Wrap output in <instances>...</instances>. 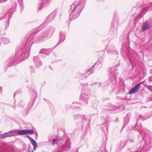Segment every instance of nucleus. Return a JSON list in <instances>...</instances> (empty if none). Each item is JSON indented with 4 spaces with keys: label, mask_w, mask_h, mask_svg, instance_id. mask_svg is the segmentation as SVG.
<instances>
[{
    "label": "nucleus",
    "mask_w": 152,
    "mask_h": 152,
    "mask_svg": "<svg viewBox=\"0 0 152 152\" xmlns=\"http://www.w3.org/2000/svg\"><path fill=\"white\" fill-rule=\"evenodd\" d=\"M35 31L28 37L25 45L17 49L15 54L11 56L4 63V69L6 71L10 67L14 66L28 58L30 55L31 45L34 42L39 43L45 40L41 32Z\"/></svg>",
    "instance_id": "nucleus-1"
},
{
    "label": "nucleus",
    "mask_w": 152,
    "mask_h": 152,
    "mask_svg": "<svg viewBox=\"0 0 152 152\" xmlns=\"http://www.w3.org/2000/svg\"><path fill=\"white\" fill-rule=\"evenodd\" d=\"M137 131L142 137L143 143L142 145L140 142H139L136 146V149L137 151H141V152H147L152 146V138L149 134L150 132L148 130L143 128L140 125L138 126Z\"/></svg>",
    "instance_id": "nucleus-2"
},
{
    "label": "nucleus",
    "mask_w": 152,
    "mask_h": 152,
    "mask_svg": "<svg viewBox=\"0 0 152 152\" xmlns=\"http://www.w3.org/2000/svg\"><path fill=\"white\" fill-rule=\"evenodd\" d=\"M86 2V0H80L76 4L73 3L70 6L69 10L70 19H75L79 16L84 7Z\"/></svg>",
    "instance_id": "nucleus-3"
},
{
    "label": "nucleus",
    "mask_w": 152,
    "mask_h": 152,
    "mask_svg": "<svg viewBox=\"0 0 152 152\" xmlns=\"http://www.w3.org/2000/svg\"><path fill=\"white\" fill-rule=\"evenodd\" d=\"M54 28L52 26H48L41 31L42 35L45 40L50 38L53 34L54 31Z\"/></svg>",
    "instance_id": "nucleus-4"
},
{
    "label": "nucleus",
    "mask_w": 152,
    "mask_h": 152,
    "mask_svg": "<svg viewBox=\"0 0 152 152\" xmlns=\"http://www.w3.org/2000/svg\"><path fill=\"white\" fill-rule=\"evenodd\" d=\"M58 11V9H56L53 12L46 17L44 22L40 25V26H43L53 20L56 16Z\"/></svg>",
    "instance_id": "nucleus-5"
},
{
    "label": "nucleus",
    "mask_w": 152,
    "mask_h": 152,
    "mask_svg": "<svg viewBox=\"0 0 152 152\" xmlns=\"http://www.w3.org/2000/svg\"><path fill=\"white\" fill-rule=\"evenodd\" d=\"M81 86L82 87L81 93L80 97V100L84 102V103L86 104H88V100L89 99V96L87 94L83 93V90L84 89V86H87L88 84H87L81 83Z\"/></svg>",
    "instance_id": "nucleus-6"
},
{
    "label": "nucleus",
    "mask_w": 152,
    "mask_h": 152,
    "mask_svg": "<svg viewBox=\"0 0 152 152\" xmlns=\"http://www.w3.org/2000/svg\"><path fill=\"white\" fill-rule=\"evenodd\" d=\"M102 64L101 61L99 63H96L90 69L88 70L87 72L86 73L88 75H86V74H85L83 75V77L86 79L87 78V77L93 73L94 72L93 67L95 66H96L99 68H100L102 67Z\"/></svg>",
    "instance_id": "nucleus-7"
},
{
    "label": "nucleus",
    "mask_w": 152,
    "mask_h": 152,
    "mask_svg": "<svg viewBox=\"0 0 152 152\" xmlns=\"http://www.w3.org/2000/svg\"><path fill=\"white\" fill-rule=\"evenodd\" d=\"M119 20V18L117 12L116 11L114 12L113 20L111 23V26L117 27L118 25Z\"/></svg>",
    "instance_id": "nucleus-8"
},
{
    "label": "nucleus",
    "mask_w": 152,
    "mask_h": 152,
    "mask_svg": "<svg viewBox=\"0 0 152 152\" xmlns=\"http://www.w3.org/2000/svg\"><path fill=\"white\" fill-rule=\"evenodd\" d=\"M71 148V143L70 141L67 140L64 144L59 147L58 149L59 152H62L64 151L68 150Z\"/></svg>",
    "instance_id": "nucleus-9"
},
{
    "label": "nucleus",
    "mask_w": 152,
    "mask_h": 152,
    "mask_svg": "<svg viewBox=\"0 0 152 152\" xmlns=\"http://www.w3.org/2000/svg\"><path fill=\"white\" fill-rule=\"evenodd\" d=\"M33 61L36 67L38 68L41 66L42 64V62L40 59L39 56H36L33 57Z\"/></svg>",
    "instance_id": "nucleus-10"
},
{
    "label": "nucleus",
    "mask_w": 152,
    "mask_h": 152,
    "mask_svg": "<svg viewBox=\"0 0 152 152\" xmlns=\"http://www.w3.org/2000/svg\"><path fill=\"white\" fill-rule=\"evenodd\" d=\"M114 68L113 67L112 68H111L109 70V72L110 73V75H111L112 77H111L110 76V80H116V75L117 74L116 73V71L117 70V69H114Z\"/></svg>",
    "instance_id": "nucleus-11"
},
{
    "label": "nucleus",
    "mask_w": 152,
    "mask_h": 152,
    "mask_svg": "<svg viewBox=\"0 0 152 152\" xmlns=\"http://www.w3.org/2000/svg\"><path fill=\"white\" fill-rule=\"evenodd\" d=\"M66 36L65 32L61 31L59 34V40L56 46L63 42L65 39Z\"/></svg>",
    "instance_id": "nucleus-12"
},
{
    "label": "nucleus",
    "mask_w": 152,
    "mask_h": 152,
    "mask_svg": "<svg viewBox=\"0 0 152 152\" xmlns=\"http://www.w3.org/2000/svg\"><path fill=\"white\" fill-rule=\"evenodd\" d=\"M140 88V84H138L130 90L128 93L130 94H134L137 92L139 90Z\"/></svg>",
    "instance_id": "nucleus-13"
},
{
    "label": "nucleus",
    "mask_w": 152,
    "mask_h": 152,
    "mask_svg": "<svg viewBox=\"0 0 152 152\" xmlns=\"http://www.w3.org/2000/svg\"><path fill=\"white\" fill-rule=\"evenodd\" d=\"M50 1L51 0H41L39 10L41 9L44 6H47Z\"/></svg>",
    "instance_id": "nucleus-14"
},
{
    "label": "nucleus",
    "mask_w": 152,
    "mask_h": 152,
    "mask_svg": "<svg viewBox=\"0 0 152 152\" xmlns=\"http://www.w3.org/2000/svg\"><path fill=\"white\" fill-rule=\"evenodd\" d=\"M53 49L51 48L42 49L39 51V53L47 55H49L52 51Z\"/></svg>",
    "instance_id": "nucleus-15"
},
{
    "label": "nucleus",
    "mask_w": 152,
    "mask_h": 152,
    "mask_svg": "<svg viewBox=\"0 0 152 152\" xmlns=\"http://www.w3.org/2000/svg\"><path fill=\"white\" fill-rule=\"evenodd\" d=\"M14 7H12L10 8L8 11L5 13V15L4 17V18H7L9 17V19L11 18V15L14 12Z\"/></svg>",
    "instance_id": "nucleus-16"
},
{
    "label": "nucleus",
    "mask_w": 152,
    "mask_h": 152,
    "mask_svg": "<svg viewBox=\"0 0 152 152\" xmlns=\"http://www.w3.org/2000/svg\"><path fill=\"white\" fill-rule=\"evenodd\" d=\"M22 130H13L11 131L12 136H17L18 135H22Z\"/></svg>",
    "instance_id": "nucleus-17"
},
{
    "label": "nucleus",
    "mask_w": 152,
    "mask_h": 152,
    "mask_svg": "<svg viewBox=\"0 0 152 152\" xmlns=\"http://www.w3.org/2000/svg\"><path fill=\"white\" fill-rule=\"evenodd\" d=\"M27 137L29 139L30 142L33 146L34 150H35L37 147V144L36 141L28 135H27Z\"/></svg>",
    "instance_id": "nucleus-18"
},
{
    "label": "nucleus",
    "mask_w": 152,
    "mask_h": 152,
    "mask_svg": "<svg viewBox=\"0 0 152 152\" xmlns=\"http://www.w3.org/2000/svg\"><path fill=\"white\" fill-rule=\"evenodd\" d=\"M22 135L27 134H33L34 133V131L33 129H23L22 130Z\"/></svg>",
    "instance_id": "nucleus-19"
},
{
    "label": "nucleus",
    "mask_w": 152,
    "mask_h": 152,
    "mask_svg": "<svg viewBox=\"0 0 152 152\" xmlns=\"http://www.w3.org/2000/svg\"><path fill=\"white\" fill-rule=\"evenodd\" d=\"M149 28V25L147 21L145 22L143 24L142 26V31H144L145 30L148 29Z\"/></svg>",
    "instance_id": "nucleus-20"
},
{
    "label": "nucleus",
    "mask_w": 152,
    "mask_h": 152,
    "mask_svg": "<svg viewBox=\"0 0 152 152\" xmlns=\"http://www.w3.org/2000/svg\"><path fill=\"white\" fill-rule=\"evenodd\" d=\"M10 42L9 39L8 38L5 37L2 38L1 39V42H0V45L1 43H2L5 45L9 43Z\"/></svg>",
    "instance_id": "nucleus-21"
},
{
    "label": "nucleus",
    "mask_w": 152,
    "mask_h": 152,
    "mask_svg": "<svg viewBox=\"0 0 152 152\" xmlns=\"http://www.w3.org/2000/svg\"><path fill=\"white\" fill-rule=\"evenodd\" d=\"M34 97L31 98L29 102V104H33L35 100V97L37 96V92L36 91L34 92Z\"/></svg>",
    "instance_id": "nucleus-22"
},
{
    "label": "nucleus",
    "mask_w": 152,
    "mask_h": 152,
    "mask_svg": "<svg viewBox=\"0 0 152 152\" xmlns=\"http://www.w3.org/2000/svg\"><path fill=\"white\" fill-rule=\"evenodd\" d=\"M0 152H12L9 149L6 147H1L0 148Z\"/></svg>",
    "instance_id": "nucleus-23"
},
{
    "label": "nucleus",
    "mask_w": 152,
    "mask_h": 152,
    "mask_svg": "<svg viewBox=\"0 0 152 152\" xmlns=\"http://www.w3.org/2000/svg\"><path fill=\"white\" fill-rule=\"evenodd\" d=\"M151 117V116H150V117H149L148 118H147V117L145 118V117H143V116H141V115H140L139 118L137 120V123H136V125L135 126H137V122L139 120L143 121V120H146V119H148V118H150Z\"/></svg>",
    "instance_id": "nucleus-24"
},
{
    "label": "nucleus",
    "mask_w": 152,
    "mask_h": 152,
    "mask_svg": "<svg viewBox=\"0 0 152 152\" xmlns=\"http://www.w3.org/2000/svg\"><path fill=\"white\" fill-rule=\"evenodd\" d=\"M130 115L129 114H127L126 115L124 118V123H128L129 121V118L130 117Z\"/></svg>",
    "instance_id": "nucleus-25"
},
{
    "label": "nucleus",
    "mask_w": 152,
    "mask_h": 152,
    "mask_svg": "<svg viewBox=\"0 0 152 152\" xmlns=\"http://www.w3.org/2000/svg\"><path fill=\"white\" fill-rule=\"evenodd\" d=\"M152 7V3L150 4L149 6H148L146 7L145 8H143L142 10V13H143V14L145 13L148 10V8L150 7Z\"/></svg>",
    "instance_id": "nucleus-26"
},
{
    "label": "nucleus",
    "mask_w": 152,
    "mask_h": 152,
    "mask_svg": "<svg viewBox=\"0 0 152 152\" xmlns=\"http://www.w3.org/2000/svg\"><path fill=\"white\" fill-rule=\"evenodd\" d=\"M110 83V81H105L102 84V87L104 86H109Z\"/></svg>",
    "instance_id": "nucleus-27"
},
{
    "label": "nucleus",
    "mask_w": 152,
    "mask_h": 152,
    "mask_svg": "<svg viewBox=\"0 0 152 152\" xmlns=\"http://www.w3.org/2000/svg\"><path fill=\"white\" fill-rule=\"evenodd\" d=\"M7 137L6 133L0 135V139H3Z\"/></svg>",
    "instance_id": "nucleus-28"
},
{
    "label": "nucleus",
    "mask_w": 152,
    "mask_h": 152,
    "mask_svg": "<svg viewBox=\"0 0 152 152\" xmlns=\"http://www.w3.org/2000/svg\"><path fill=\"white\" fill-rule=\"evenodd\" d=\"M18 1H19V4H20V5L21 6V9H23L24 8V6L23 5L22 0H18Z\"/></svg>",
    "instance_id": "nucleus-29"
},
{
    "label": "nucleus",
    "mask_w": 152,
    "mask_h": 152,
    "mask_svg": "<svg viewBox=\"0 0 152 152\" xmlns=\"http://www.w3.org/2000/svg\"><path fill=\"white\" fill-rule=\"evenodd\" d=\"M30 72L31 73H33L34 72L35 69L33 66H30Z\"/></svg>",
    "instance_id": "nucleus-30"
},
{
    "label": "nucleus",
    "mask_w": 152,
    "mask_h": 152,
    "mask_svg": "<svg viewBox=\"0 0 152 152\" xmlns=\"http://www.w3.org/2000/svg\"><path fill=\"white\" fill-rule=\"evenodd\" d=\"M6 133L7 137H11L12 136L11 131H10L8 132H6Z\"/></svg>",
    "instance_id": "nucleus-31"
},
{
    "label": "nucleus",
    "mask_w": 152,
    "mask_h": 152,
    "mask_svg": "<svg viewBox=\"0 0 152 152\" xmlns=\"http://www.w3.org/2000/svg\"><path fill=\"white\" fill-rule=\"evenodd\" d=\"M57 139H54L52 140L53 144L54 145L56 144H57Z\"/></svg>",
    "instance_id": "nucleus-32"
},
{
    "label": "nucleus",
    "mask_w": 152,
    "mask_h": 152,
    "mask_svg": "<svg viewBox=\"0 0 152 152\" xmlns=\"http://www.w3.org/2000/svg\"><path fill=\"white\" fill-rule=\"evenodd\" d=\"M44 99L45 101H46L47 104H50L51 103L49 101L48 99H45V98H44Z\"/></svg>",
    "instance_id": "nucleus-33"
},
{
    "label": "nucleus",
    "mask_w": 152,
    "mask_h": 152,
    "mask_svg": "<svg viewBox=\"0 0 152 152\" xmlns=\"http://www.w3.org/2000/svg\"><path fill=\"white\" fill-rule=\"evenodd\" d=\"M128 141L130 142V143H133L134 142V140L133 139H129L128 140Z\"/></svg>",
    "instance_id": "nucleus-34"
},
{
    "label": "nucleus",
    "mask_w": 152,
    "mask_h": 152,
    "mask_svg": "<svg viewBox=\"0 0 152 152\" xmlns=\"http://www.w3.org/2000/svg\"><path fill=\"white\" fill-rule=\"evenodd\" d=\"M74 119H76L78 117V115H74Z\"/></svg>",
    "instance_id": "nucleus-35"
},
{
    "label": "nucleus",
    "mask_w": 152,
    "mask_h": 152,
    "mask_svg": "<svg viewBox=\"0 0 152 152\" xmlns=\"http://www.w3.org/2000/svg\"><path fill=\"white\" fill-rule=\"evenodd\" d=\"M149 80L150 82L152 81V76L149 77Z\"/></svg>",
    "instance_id": "nucleus-36"
},
{
    "label": "nucleus",
    "mask_w": 152,
    "mask_h": 152,
    "mask_svg": "<svg viewBox=\"0 0 152 152\" xmlns=\"http://www.w3.org/2000/svg\"><path fill=\"white\" fill-rule=\"evenodd\" d=\"M111 51L112 52H115L116 51V50L115 48L113 46V50H111Z\"/></svg>",
    "instance_id": "nucleus-37"
},
{
    "label": "nucleus",
    "mask_w": 152,
    "mask_h": 152,
    "mask_svg": "<svg viewBox=\"0 0 152 152\" xmlns=\"http://www.w3.org/2000/svg\"><path fill=\"white\" fill-rule=\"evenodd\" d=\"M7 0H0V2H4L7 1Z\"/></svg>",
    "instance_id": "nucleus-38"
},
{
    "label": "nucleus",
    "mask_w": 152,
    "mask_h": 152,
    "mask_svg": "<svg viewBox=\"0 0 152 152\" xmlns=\"http://www.w3.org/2000/svg\"><path fill=\"white\" fill-rule=\"evenodd\" d=\"M107 52L108 53H111V50H107Z\"/></svg>",
    "instance_id": "nucleus-39"
},
{
    "label": "nucleus",
    "mask_w": 152,
    "mask_h": 152,
    "mask_svg": "<svg viewBox=\"0 0 152 152\" xmlns=\"http://www.w3.org/2000/svg\"><path fill=\"white\" fill-rule=\"evenodd\" d=\"M145 81H143V82H140V83H139L138 84H140V85L142 84L143 83H144V82Z\"/></svg>",
    "instance_id": "nucleus-40"
},
{
    "label": "nucleus",
    "mask_w": 152,
    "mask_h": 152,
    "mask_svg": "<svg viewBox=\"0 0 152 152\" xmlns=\"http://www.w3.org/2000/svg\"><path fill=\"white\" fill-rule=\"evenodd\" d=\"M97 84V82H95L93 84H91V86H92L94 84H95V85H96Z\"/></svg>",
    "instance_id": "nucleus-41"
},
{
    "label": "nucleus",
    "mask_w": 152,
    "mask_h": 152,
    "mask_svg": "<svg viewBox=\"0 0 152 152\" xmlns=\"http://www.w3.org/2000/svg\"><path fill=\"white\" fill-rule=\"evenodd\" d=\"M102 85H101V83H99V87H100V86H101Z\"/></svg>",
    "instance_id": "nucleus-42"
},
{
    "label": "nucleus",
    "mask_w": 152,
    "mask_h": 152,
    "mask_svg": "<svg viewBox=\"0 0 152 152\" xmlns=\"http://www.w3.org/2000/svg\"><path fill=\"white\" fill-rule=\"evenodd\" d=\"M74 104H78V103L77 102H74L73 103Z\"/></svg>",
    "instance_id": "nucleus-43"
},
{
    "label": "nucleus",
    "mask_w": 152,
    "mask_h": 152,
    "mask_svg": "<svg viewBox=\"0 0 152 152\" xmlns=\"http://www.w3.org/2000/svg\"><path fill=\"white\" fill-rule=\"evenodd\" d=\"M17 92H18V91H16V92L15 93V94H14V97H15V94H17V93H17Z\"/></svg>",
    "instance_id": "nucleus-44"
},
{
    "label": "nucleus",
    "mask_w": 152,
    "mask_h": 152,
    "mask_svg": "<svg viewBox=\"0 0 152 152\" xmlns=\"http://www.w3.org/2000/svg\"><path fill=\"white\" fill-rule=\"evenodd\" d=\"M119 66V64L118 65H116V67H118Z\"/></svg>",
    "instance_id": "nucleus-45"
},
{
    "label": "nucleus",
    "mask_w": 152,
    "mask_h": 152,
    "mask_svg": "<svg viewBox=\"0 0 152 152\" xmlns=\"http://www.w3.org/2000/svg\"><path fill=\"white\" fill-rule=\"evenodd\" d=\"M128 57H129V60H130V56H128Z\"/></svg>",
    "instance_id": "nucleus-46"
},
{
    "label": "nucleus",
    "mask_w": 152,
    "mask_h": 152,
    "mask_svg": "<svg viewBox=\"0 0 152 152\" xmlns=\"http://www.w3.org/2000/svg\"><path fill=\"white\" fill-rule=\"evenodd\" d=\"M118 118H117V119H116L115 121H118Z\"/></svg>",
    "instance_id": "nucleus-47"
},
{
    "label": "nucleus",
    "mask_w": 152,
    "mask_h": 152,
    "mask_svg": "<svg viewBox=\"0 0 152 152\" xmlns=\"http://www.w3.org/2000/svg\"><path fill=\"white\" fill-rule=\"evenodd\" d=\"M28 151H29V152H30V150H28Z\"/></svg>",
    "instance_id": "nucleus-48"
},
{
    "label": "nucleus",
    "mask_w": 152,
    "mask_h": 152,
    "mask_svg": "<svg viewBox=\"0 0 152 152\" xmlns=\"http://www.w3.org/2000/svg\"><path fill=\"white\" fill-rule=\"evenodd\" d=\"M31 152H34V151H31Z\"/></svg>",
    "instance_id": "nucleus-49"
}]
</instances>
